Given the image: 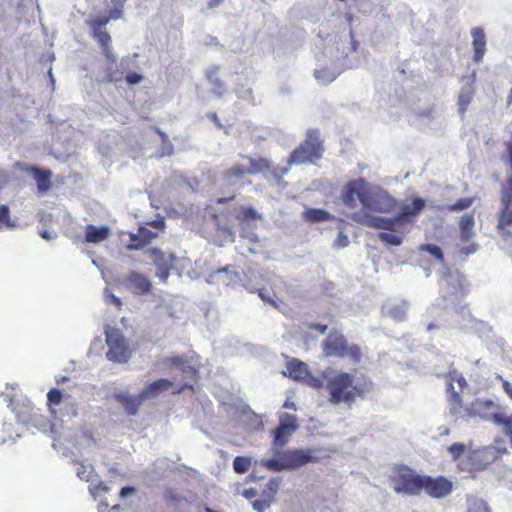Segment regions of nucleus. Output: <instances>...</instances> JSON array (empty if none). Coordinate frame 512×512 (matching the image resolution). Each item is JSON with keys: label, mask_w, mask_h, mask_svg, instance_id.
I'll return each instance as SVG.
<instances>
[{"label": "nucleus", "mask_w": 512, "mask_h": 512, "mask_svg": "<svg viewBox=\"0 0 512 512\" xmlns=\"http://www.w3.org/2000/svg\"><path fill=\"white\" fill-rule=\"evenodd\" d=\"M287 371L289 377L294 380H304L309 375L308 366L298 359H292L287 363Z\"/></svg>", "instance_id": "obj_21"}, {"label": "nucleus", "mask_w": 512, "mask_h": 512, "mask_svg": "<svg viewBox=\"0 0 512 512\" xmlns=\"http://www.w3.org/2000/svg\"><path fill=\"white\" fill-rule=\"evenodd\" d=\"M286 469L299 468L309 462L314 461L309 450L294 449L282 452Z\"/></svg>", "instance_id": "obj_13"}, {"label": "nucleus", "mask_w": 512, "mask_h": 512, "mask_svg": "<svg viewBox=\"0 0 512 512\" xmlns=\"http://www.w3.org/2000/svg\"><path fill=\"white\" fill-rule=\"evenodd\" d=\"M314 76L322 84H328L335 79L333 73L327 68H320L315 70Z\"/></svg>", "instance_id": "obj_35"}, {"label": "nucleus", "mask_w": 512, "mask_h": 512, "mask_svg": "<svg viewBox=\"0 0 512 512\" xmlns=\"http://www.w3.org/2000/svg\"><path fill=\"white\" fill-rule=\"evenodd\" d=\"M453 483L444 476H424L423 490L432 498H443L452 492Z\"/></svg>", "instance_id": "obj_11"}, {"label": "nucleus", "mask_w": 512, "mask_h": 512, "mask_svg": "<svg viewBox=\"0 0 512 512\" xmlns=\"http://www.w3.org/2000/svg\"><path fill=\"white\" fill-rule=\"evenodd\" d=\"M147 253L157 267L156 276L161 281L166 282L173 267L175 256L171 253H164L158 248H150L147 250Z\"/></svg>", "instance_id": "obj_12"}, {"label": "nucleus", "mask_w": 512, "mask_h": 512, "mask_svg": "<svg viewBox=\"0 0 512 512\" xmlns=\"http://www.w3.org/2000/svg\"><path fill=\"white\" fill-rule=\"evenodd\" d=\"M483 452L476 450L472 451L468 455V460L471 462L469 466L463 467L462 469H466L468 471L482 470L485 468L484 464L480 463V460L483 458Z\"/></svg>", "instance_id": "obj_28"}, {"label": "nucleus", "mask_w": 512, "mask_h": 512, "mask_svg": "<svg viewBox=\"0 0 512 512\" xmlns=\"http://www.w3.org/2000/svg\"><path fill=\"white\" fill-rule=\"evenodd\" d=\"M281 485V479L279 477L271 478L265 485L264 489L262 490V497L269 498L271 501L274 502L275 496L280 488Z\"/></svg>", "instance_id": "obj_27"}, {"label": "nucleus", "mask_w": 512, "mask_h": 512, "mask_svg": "<svg viewBox=\"0 0 512 512\" xmlns=\"http://www.w3.org/2000/svg\"><path fill=\"white\" fill-rule=\"evenodd\" d=\"M165 499L168 500V501H171V502H177V501L180 500L178 495L174 491H172V490H167L166 491Z\"/></svg>", "instance_id": "obj_50"}, {"label": "nucleus", "mask_w": 512, "mask_h": 512, "mask_svg": "<svg viewBox=\"0 0 512 512\" xmlns=\"http://www.w3.org/2000/svg\"><path fill=\"white\" fill-rule=\"evenodd\" d=\"M116 400L125 409L127 414L135 415L145 399H142L141 393H139L136 396L129 394H118L116 395Z\"/></svg>", "instance_id": "obj_17"}, {"label": "nucleus", "mask_w": 512, "mask_h": 512, "mask_svg": "<svg viewBox=\"0 0 512 512\" xmlns=\"http://www.w3.org/2000/svg\"><path fill=\"white\" fill-rule=\"evenodd\" d=\"M467 512H491L487 503L481 499H473L469 502Z\"/></svg>", "instance_id": "obj_36"}, {"label": "nucleus", "mask_w": 512, "mask_h": 512, "mask_svg": "<svg viewBox=\"0 0 512 512\" xmlns=\"http://www.w3.org/2000/svg\"><path fill=\"white\" fill-rule=\"evenodd\" d=\"M348 244H349L348 236L343 231H340L335 242H334L335 247L344 248Z\"/></svg>", "instance_id": "obj_44"}, {"label": "nucleus", "mask_w": 512, "mask_h": 512, "mask_svg": "<svg viewBox=\"0 0 512 512\" xmlns=\"http://www.w3.org/2000/svg\"><path fill=\"white\" fill-rule=\"evenodd\" d=\"M435 327H436V325H434V324H429V326H428V330L434 329Z\"/></svg>", "instance_id": "obj_63"}, {"label": "nucleus", "mask_w": 512, "mask_h": 512, "mask_svg": "<svg viewBox=\"0 0 512 512\" xmlns=\"http://www.w3.org/2000/svg\"><path fill=\"white\" fill-rule=\"evenodd\" d=\"M93 37L98 41L102 50L108 59H112L115 62L110 49L111 37L108 32L103 30H93Z\"/></svg>", "instance_id": "obj_25"}, {"label": "nucleus", "mask_w": 512, "mask_h": 512, "mask_svg": "<svg viewBox=\"0 0 512 512\" xmlns=\"http://www.w3.org/2000/svg\"><path fill=\"white\" fill-rule=\"evenodd\" d=\"M125 79L129 85H136L143 80V76L136 72H130L126 75Z\"/></svg>", "instance_id": "obj_45"}, {"label": "nucleus", "mask_w": 512, "mask_h": 512, "mask_svg": "<svg viewBox=\"0 0 512 512\" xmlns=\"http://www.w3.org/2000/svg\"><path fill=\"white\" fill-rule=\"evenodd\" d=\"M502 387L504 389V391L506 392V394L511 398L512 400V384L509 383L508 381L504 380L502 382Z\"/></svg>", "instance_id": "obj_52"}, {"label": "nucleus", "mask_w": 512, "mask_h": 512, "mask_svg": "<svg viewBox=\"0 0 512 512\" xmlns=\"http://www.w3.org/2000/svg\"><path fill=\"white\" fill-rule=\"evenodd\" d=\"M310 328L318 331L320 334H325L327 331V325L324 324H313Z\"/></svg>", "instance_id": "obj_51"}, {"label": "nucleus", "mask_w": 512, "mask_h": 512, "mask_svg": "<svg viewBox=\"0 0 512 512\" xmlns=\"http://www.w3.org/2000/svg\"><path fill=\"white\" fill-rule=\"evenodd\" d=\"M41 236L44 238V239H49V235H48V232L47 231H44L41 233Z\"/></svg>", "instance_id": "obj_61"}, {"label": "nucleus", "mask_w": 512, "mask_h": 512, "mask_svg": "<svg viewBox=\"0 0 512 512\" xmlns=\"http://www.w3.org/2000/svg\"><path fill=\"white\" fill-rule=\"evenodd\" d=\"M106 78L109 82H117L122 79V73L117 74L116 72H108Z\"/></svg>", "instance_id": "obj_49"}, {"label": "nucleus", "mask_w": 512, "mask_h": 512, "mask_svg": "<svg viewBox=\"0 0 512 512\" xmlns=\"http://www.w3.org/2000/svg\"><path fill=\"white\" fill-rule=\"evenodd\" d=\"M63 398L61 390L58 388H52L47 394V404L51 406H58Z\"/></svg>", "instance_id": "obj_38"}, {"label": "nucleus", "mask_w": 512, "mask_h": 512, "mask_svg": "<svg viewBox=\"0 0 512 512\" xmlns=\"http://www.w3.org/2000/svg\"><path fill=\"white\" fill-rule=\"evenodd\" d=\"M471 35L473 38L472 44L474 48V56L473 60L476 63L482 61L485 51H486V37L484 31L480 27H475L471 30Z\"/></svg>", "instance_id": "obj_16"}, {"label": "nucleus", "mask_w": 512, "mask_h": 512, "mask_svg": "<svg viewBox=\"0 0 512 512\" xmlns=\"http://www.w3.org/2000/svg\"><path fill=\"white\" fill-rule=\"evenodd\" d=\"M474 224V215L472 213L465 214L461 217L460 231L462 241L466 242L470 240L473 235Z\"/></svg>", "instance_id": "obj_26"}, {"label": "nucleus", "mask_w": 512, "mask_h": 512, "mask_svg": "<svg viewBox=\"0 0 512 512\" xmlns=\"http://www.w3.org/2000/svg\"><path fill=\"white\" fill-rule=\"evenodd\" d=\"M251 466V460L245 456H237L233 460V469L238 474L246 473Z\"/></svg>", "instance_id": "obj_30"}, {"label": "nucleus", "mask_w": 512, "mask_h": 512, "mask_svg": "<svg viewBox=\"0 0 512 512\" xmlns=\"http://www.w3.org/2000/svg\"><path fill=\"white\" fill-rule=\"evenodd\" d=\"M297 418L289 413H283L279 418V425L273 430L274 444L285 445L289 437L297 430Z\"/></svg>", "instance_id": "obj_10"}, {"label": "nucleus", "mask_w": 512, "mask_h": 512, "mask_svg": "<svg viewBox=\"0 0 512 512\" xmlns=\"http://www.w3.org/2000/svg\"><path fill=\"white\" fill-rule=\"evenodd\" d=\"M420 250L426 251L429 254H431L433 257H435L440 262H443L444 255L440 247L434 244H423L420 246Z\"/></svg>", "instance_id": "obj_37"}, {"label": "nucleus", "mask_w": 512, "mask_h": 512, "mask_svg": "<svg viewBox=\"0 0 512 512\" xmlns=\"http://www.w3.org/2000/svg\"><path fill=\"white\" fill-rule=\"evenodd\" d=\"M234 198H235V196H234V195L229 196V197H222V198H218V199L216 200V203H217V204H226V203H228V202L232 201Z\"/></svg>", "instance_id": "obj_54"}, {"label": "nucleus", "mask_w": 512, "mask_h": 512, "mask_svg": "<svg viewBox=\"0 0 512 512\" xmlns=\"http://www.w3.org/2000/svg\"><path fill=\"white\" fill-rule=\"evenodd\" d=\"M283 407H284V408H287V409H293V410H295V409H296V405H295V403H294L293 401L289 400V399H287V400L284 402Z\"/></svg>", "instance_id": "obj_56"}, {"label": "nucleus", "mask_w": 512, "mask_h": 512, "mask_svg": "<svg viewBox=\"0 0 512 512\" xmlns=\"http://www.w3.org/2000/svg\"><path fill=\"white\" fill-rule=\"evenodd\" d=\"M222 2H223V0H209L208 7L215 8V7L219 6Z\"/></svg>", "instance_id": "obj_57"}, {"label": "nucleus", "mask_w": 512, "mask_h": 512, "mask_svg": "<svg viewBox=\"0 0 512 512\" xmlns=\"http://www.w3.org/2000/svg\"><path fill=\"white\" fill-rule=\"evenodd\" d=\"M303 217L310 223L324 222L333 219V216L321 208H308L303 212Z\"/></svg>", "instance_id": "obj_24"}, {"label": "nucleus", "mask_w": 512, "mask_h": 512, "mask_svg": "<svg viewBox=\"0 0 512 512\" xmlns=\"http://www.w3.org/2000/svg\"><path fill=\"white\" fill-rule=\"evenodd\" d=\"M121 14H122V12L120 10H113L110 12L109 17H111V19H117V18L121 17Z\"/></svg>", "instance_id": "obj_58"}, {"label": "nucleus", "mask_w": 512, "mask_h": 512, "mask_svg": "<svg viewBox=\"0 0 512 512\" xmlns=\"http://www.w3.org/2000/svg\"><path fill=\"white\" fill-rule=\"evenodd\" d=\"M108 301L110 303L114 304L118 310H120L122 308V301L120 300V298H118L114 294H110L108 296Z\"/></svg>", "instance_id": "obj_48"}, {"label": "nucleus", "mask_w": 512, "mask_h": 512, "mask_svg": "<svg viewBox=\"0 0 512 512\" xmlns=\"http://www.w3.org/2000/svg\"><path fill=\"white\" fill-rule=\"evenodd\" d=\"M262 464L269 470L281 471L286 469L282 453L279 455V458L277 459L272 458L263 460Z\"/></svg>", "instance_id": "obj_34"}, {"label": "nucleus", "mask_w": 512, "mask_h": 512, "mask_svg": "<svg viewBox=\"0 0 512 512\" xmlns=\"http://www.w3.org/2000/svg\"><path fill=\"white\" fill-rule=\"evenodd\" d=\"M473 202L474 199L472 197H464L458 199L454 204L446 205L444 209L449 212L462 211L469 208Z\"/></svg>", "instance_id": "obj_29"}, {"label": "nucleus", "mask_w": 512, "mask_h": 512, "mask_svg": "<svg viewBox=\"0 0 512 512\" xmlns=\"http://www.w3.org/2000/svg\"><path fill=\"white\" fill-rule=\"evenodd\" d=\"M325 388L331 404L351 406L357 398H364L372 390L373 383L367 378L355 383L352 374L341 371L326 380Z\"/></svg>", "instance_id": "obj_2"}, {"label": "nucleus", "mask_w": 512, "mask_h": 512, "mask_svg": "<svg viewBox=\"0 0 512 512\" xmlns=\"http://www.w3.org/2000/svg\"><path fill=\"white\" fill-rule=\"evenodd\" d=\"M447 391L449 392V413L455 419H467L469 417H473L476 415L477 410L483 406L491 407L494 405L492 401L477 400L475 403H473L472 408H468L464 406L461 395L454 390V385H452V383L447 384Z\"/></svg>", "instance_id": "obj_7"}, {"label": "nucleus", "mask_w": 512, "mask_h": 512, "mask_svg": "<svg viewBox=\"0 0 512 512\" xmlns=\"http://www.w3.org/2000/svg\"><path fill=\"white\" fill-rule=\"evenodd\" d=\"M108 360L117 363H126L131 358V349L122 334L117 328H108L105 331Z\"/></svg>", "instance_id": "obj_6"}, {"label": "nucleus", "mask_w": 512, "mask_h": 512, "mask_svg": "<svg viewBox=\"0 0 512 512\" xmlns=\"http://www.w3.org/2000/svg\"><path fill=\"white\" fill-rule=\"evenodd\" d=\"M169 363L181 368V370L187 374H189L191 377H194L196 375V370L188 365L182 357L175 356L168 359Z\"/></svg>", "instance_id": "obj_33"}, {"label": "nucleus", "mask_w": 512, "mask_h": 512, "mask_svg": "<svg viewBox=\"0 0 512 512\" xmlns=\"http://www.w3.org/2000/svg\"><path fill=\"white\" fill-rule=\"evenodd\" d=\"M0 223H3L6 227L9 228L15 226L10 220L9 208L6 205L0 206Z\"/></svg>", "instance_id": "obj_42"}, {"label": "nucleus", "mask_w": 512, "mask_h": 512, "mask_svg": "<svg viewBox=\"0 0 512 512\" xmlns=\"http://www.w3.org/2000/svg\"><path fill=\"white\" fill-rule=\"evenodd\" d=\"M474 94H475V90L471 85L462 87V89L458 95V101H457L458 110L462 116L466 113L470 103L472 102Z\"/></svg>", "instance_id": "obj_23"}, {"label": "nucleus", "mask_w": 512, "mask_h": 512, "mask_svg": "<svg viewBox=\"0 0 512 512\" xmlns=\"http://www.w3.org/2000/svg\"><path fill=\"white\" fill-rule=\"evenodd\" d=\"M425 207V201L421 198H414L411 204L404 205L401 211L394 217L385 218L374 216L368 212L357 211L351 214V219L363 226L375 229H382L391 232H398L400 226L411 223Z\"/></svg>", "instance_id": "obj_3"}, {"label": "nucleus", "mask_w": 512, "mask_h": 512, "mask_svg": "<svg viewBox=\"0 0 512 512\" xmlns=\"http://www.w3.org/2000/svg\"><path fill=\"white\" fill-rule=\"evenodd\" d=\"M378 239L388 246H399L403 241L402 236L387 232L378 233Z\"/></svg>", "instance_id": "obj_31"}, {"label": "nucleus", "mask_w": 512, "mask_h": 512, "mask_svg": "<svg viewBox=\"0 0 512 512\" xmlns=\"http://www.w3.org/2000/svg\"><path fill=\"white\" fill-rule=\"evenodd\" d=\"M343 204L354 209L358 202L363 209L376 213H391L397 206V201L384 189L373 186L364 178L348 181L341 191Z\"/></svg>", "instance_id": "obj_1"}, {"label": "nucleus", "mask_w": 512, "mask_h": 512, "mask_svg": "<svg viewBox=\"0 0 512 512\" xmlns=\"http://www.w3.org/2000/svg\"><path fill=\"white\" fill-rule=\"evenodd\" d=\"M476 251V245H470V246H467V247H463L461 249V252L465 255H468L470 253H474Z\"/></svg>", "instance_id": "obj_53"}, {"label": "nucleus", "mask_w": 512, "mask_h": 512, "mask_svg": "<svg viewBox=\"0 0 512 512\" xmlns=\"http://www.w3.org/2000/svg\"><path fill=\"white\" fill-rule=\"evenodd\" d=\"M258 296L265 302L273 305L274 307H277V303L269 296L267 295L266 291L264 289H259Z\"/></svg>", "instance_id": "obj_46"}, {"label": "nucleus", "mask_w": 512, "mask_h": 512, "mask_svg": "<svg viewBox=\"0 0 512 512\" xmlns=\"http://www.w3.org/2000/svg\"><path fill=\"white\" fill-rule=\"evenodd\" d=\"M323 355L327 358H349L354 363L361 360V350L356 344H349L347 338L333 329L321 343Z\"/></svg>", "instance_id": "obj_4"}, {"label": "nucleus", "mask_w": 512, "mask_h": 512, "mask_svg": "<svg viewBox=\"0 0 512 512\" xmlns=\"http://www.w3.org/2000/svg\"><path fill=\"white\" fill-rule=\"evenodd\" d=\"M272 503L273 501H271L269 498L262 497V495H260V497L256 499L252 504L253 508L257 512H264L271 506Z\"/></svg>", "instance_id": "obj_40"}, {"label": "nucleus", "mask_w": 512, "mask_h": 512, "mask_svg": "<svg viewBox=\"0 0 512 512\" xmlns=\"http://www.w3.org/2000/svg\"><path fill=\"white\" fill-rule=\"evenodd\" d=\"M313 386L316 388H321L323 386L322 382L319 379H315Z\"/></svg>", "instance_id": "obj_59"}, {"label": "nucleus", "mask_w": 512, "mask_h": 512, "mask_svg": "<svg viewBox=\"0 0 512 512\" xmlns=\"http://www.w3.org/2000/svg\"><path fill=\"white\" fill-rule=\"evenodd\" d=\"M236 218L240 221H255L261 218L260 214L253 207H243Z\"/></svg>", "instance_id": "obj_32"}, {"label": "nucleus", "mask_w": 512, "mask_h": 512, "mask_svg": "<svg viewBox=\"0 0 512 512\" xmlns=\"http://www.w3.org/2000/svg\"><path fill=\"white\" fill-rule=\"evenodd\" d=\"M508 104H512V89L509 92L508 98H507Z\"/></svg>", "instance_id": "obj_60"}, {"label": "nucleus", "mask_w": 512, "mask_h": 512, "mask_svg": "<svg viewBox=\"0 0 512 512\" xmlns=\"http://www.w3.org/2000/svg\"><path fill=\"white\" fill-rule=\"evenodd\" d=\"M110 229L107 226L97 227L89 224L85 228V241L87 243H100L108 238Z\"/></svg>", "instance_id": "obj_18"}, {"label": "nucleus", "mask_w": 512, "mask_h": 512, "mask_svg": "<svg viewBox=\"0 0 512 512\" xmlns=\"http://www.w3.org/2000/svg\"><path fill=\"white\" fill-rule=\"evenodd\" d=\"M241 158L247 161L248 174L254 175L263 173L271 169V163L264 157L253 158L248 155H241Z\"/></svg>", "instance_id": "obj_19"}, {"label": "nucleus", "mask_w": 512, "mask_h": 512, "mask_svg": "<svg viewBox=\"0 0 512 512\" xmlns=\"http://www.w3.org/2000/svg\"><path fill=\"white\" fill-rule=\"evenodd\" d=\"M173 386V383L167 379H158L149 384L142 392V399L152 398L158 396L161 392L168 390Z\"/></svg>", "instance_id": "obj_20"}, {"label": "nucleus", "mask_w": 512, "mask_h": 512, "mask_svg": "<svg viewBox=\"0 0 512 512\" xmlns=\"http://www.w3.org/2000/svg\"><path fill=\"white\" fill-rule=\"evenodd\" d=\"M26 171L33 176L40 192H47L51 188L52 172L49 169L31 166Z\"/></svg>", "instance_id": "obj_15"}, {"label": "nucleus", "mask_w": 512, "mask_h": 512, "mask_svg": "<svg viewBox=\"0 0 512 512\" xmlns=\"http://www.w3.org/2000/svg\"><path fill=\"white\" fill-rule=\"evenodd\" d=\"M127 282L134 294L144 295L151 291L152 284L143 274L132 271L127 276Z\"/></svg>", "instance_id": "obj_14"}, {"label": "nucleus", "mask_w": 512, "mask_h": 512, "mask_svg": "<svg viewBox=\"0 0 512 512\" xmlns=\"http://www.w3.org/2000/svg\"><path fill=\"white\" fill-rule=\"evenodd\" d=\"M77 474H78V476H79L81 479H83V478H84V477H83V475H84V471H80V470H78Z\"/></svg>", "instance_id": "obj_62"}, {"label": "nucleus", "mask_w": 512, "mask_h": 512, "mask_svg": "<svg viewBox=\"0 0 512 512\" xmlns=\"http://www.w3.org/2000/svg\"><path fill=\"white\" fill-rule=\"evenodd\" d=\"M247 175H249L248 168L245 164H235L223 171L222 178L228 183H232L243 179Z\"/></svg>", "instance_id": "obj_22"}, {"label": "nucleus", "mask_w": 512, "mask_h": 512, "mask_svg": "<svg viewBox=\"0 0 512 512\" xmlns=\"http://www.w3.org/2000/svg\"><path fill=\"white\" fill-rule=\"evenodd\" d=\"M108 490V487L103 482H100L94 486L93 494L100 495L102 493H107Z\"/></svg>", "instance_id": "obj_47"}, {"label": "nucleus", "mask_w": 512, "mask_h": 512, "mask_svg": "<svg viewBox=\"0 0 512 512\" xmlns=\"http://www.w3.org/2000/svg\"><path fill=\"white\" fill-rule=\"evenodd\" d=\"M424 476L416 474L411 468L402 466L393 478L394 490L397 493L419 495L423 490Z\"/></svg>", "instance_id": "obj_8"}, {"label": "nucleus", "mask_w": 512, "mask_h": 512, "mask_svg": "<svg viewBox=\"0 0 512 512\" xmlns=\"http://www.w3.org/2000/svg\"><path fill=\"white\" fill-rule=\"evenodd\" d=\"M134 492V488L133 487H123L120 491V495L122 497L128 495V494H131Z\"/></svg>", "instance_id": "obj_55"}, {"label": "nucleus", "mask_w": 512, "mask_h": 512, "mask_svg": "<svg viewBox=\"0 0 512 512\" xmlns=\"http://www.w3.org/2000/svg\"><path fill=\"white\" fill-rule=\"evenodd\" d=\"M449 382L448 383H454L457 382L460 389L463 390L467 387V381L464 378V376L460 373H458L456 370L449 372Z\"/></svg>", "instance_id": "obj_41"}, {"label": "nucleus", "mask_w": 512, "mask_h": 512, "mask_svg": "<svg viewBox=\"0 0 512 512\" xmlns=\"http://www.w3.org/2000/svg\"><path fill=\"white\" fill-rule=\"evenodd\" d=\"M111 17L103 16L98 17L97 19H94L91 21L90 26L92 30H102V27H104L108 22L110 21Z\"/></svg>", "instance_id": "obj_43"}, {"label": "nucleus", "mask_w": 512, "mask_h": 512, "mask_svg": "<svg viewBox=\"0 0 512 512\" xmlns=\"http://www.w3.org/2000/svg\"><path fill=\"white\" fill-rule=\"evenodd\" d=\"M165 220L159 217L140 226L136 233L130 234L128 249L139 250L156 238L165 229Z\"/></svg>", "instance_id": "obj_9"}, {"label": "nucleus", "mask_w": 512, "mask_h": 512, "mask_svg": "<svg viewBox=\"0 0 512 512\" xmlns=\"http://www.w3.org/2000/svg\"><path fill=\"white\" fill-rule=\"evenodd\" d=\"M324 152L323 141L317 129H309L305 139L295 148L289 158L288 164L314 163L322 158Z\"/></svg>", "instance_id": "obj_5"}, {"label": "nucleus", "mask_w": 512, "mask_h": 512, "mask_svg": "<svg viewBox=\"0 0 512 512\" xmlns=\"http://www.w3.org/2000/svg\"><path fill=\"white\" fill-rule=\"evenodd\" d=\"M465 449L466 447L463 443H454L448 447V452L452 459L456 461L464 454Z\"/></svg>", "instance_id": "obj_39"}]
</instances>
